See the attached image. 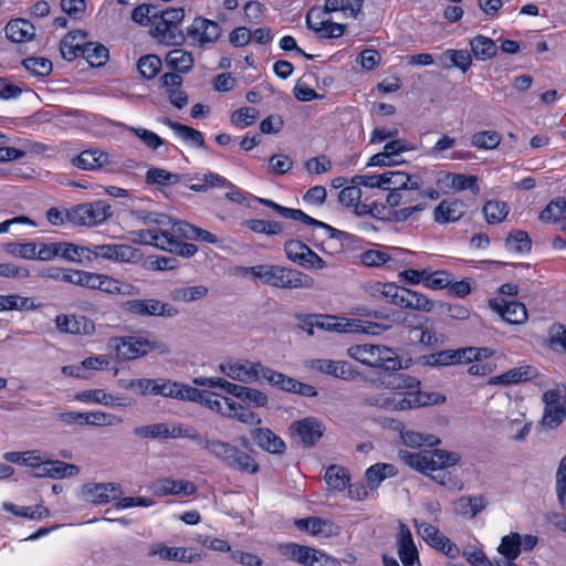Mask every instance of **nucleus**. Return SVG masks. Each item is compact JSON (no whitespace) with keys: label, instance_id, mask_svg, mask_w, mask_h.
I'll list each match as a JSON object with an SVG mask.
<instances>
[{"label":"nucleus","instance_id":"nucleus-1","mask_svg":"<svg viewBox=\"0 0 566 566\" xmlns=\"http://www.w3.org/2000/svg\"><path fill=\"white\" fill-rule=\"evenodd\" d=\"M398 457L405 464L429 475L441 485H447L451 481V475L446 472V469L458 464L461 460L459 453L442 449L421 452L400 450Z\"/></svg>","mask_w":566,"mask_h":566},{"label":"nucleus","instance_id":"nucleus-2","mask_svg":"<svg viewBox=\"0 0 566 566\" xmlns=\"http://www.w3.org/2000/svg\"><path fill=\"white\" fill-rule=\"evenodd\" d=\"M365 403L388 410H407L444 402L446 397L439 392L420 390L395 392L391 395H371L365 397Z\"/></svg>","mask_w":566,"mask_h":566},{"label":"nucleus","instance_id":"nucleus-3","mask_svg":"<svg viewBox=\"0 0 566 566\" xmlns=\"http://www.w3.org/2000/svg\"><path fill=\"white\" fill-rule=\"evenodd\" d=\"M200 447L229 469L247 473H255L259 470L258 463L251 455L230 442L203 436Z\"/></svg>","mask_w":566,"mask_h":566},{"label":"nucleus","instance_id":"nucleus-4","mask_svg":"<svg viewBox=\"0 0 566 566\" xmlns=\"http://www.w3.org/2000/svg\"><path fill=\"white\" fill-rule=\"evenodd\" d=\"M347 354L353 359L373 368L386 371H396L401 368V360L398 354L385 345H353L348 347Z\"/></svg>","mask_w":566,"mask_h":566},{"label":"nucleus","instance_id":"nucleus-5","mask_svg":"<svg viewBox=\"0 0 566 566\" xmlns=\"http://www.w3.org/2000/svg\"><path fill=\"white\" fill-rule=\"evenodd\" d=\"M117 355L126 360H132L147 355L149 352L158 350L160 354H169L166 343L155 342L138 336H123L113 338Z\"/></svg>","mask_w":566,"mask_h":566},{"label":"nucleus","instance_id":"nucleus-6","mask_svg":"<svg viewBox=\"0 0 566 566\" xmlns=\"http://www.w3.org/2000/svg\"><path fill=\"white\" fill-rule=\"evenodd\" d=\"M268 285L277 289H312L314 280L295 269H287L280 265H271Z\"/></svg>","mask_w":566,"mask_h":566},{"label":"nucleus","instance_id":"nucleus-7","mask_svg":"<svg viewBox=\"0 0 566 566\" xmlns=\"http://www.w3.org/2000/svg\"><path fill=\"white\" fill-rule=\"evenodd\" d=\"M284 252L290 261L301 268L323 270L327 266L325 260L300 240H287L284 243Z\"/></svg>","mask_w":566,"mask_h":566},{"label":"nucleus","instance_id":"nucleus-8","mask_svg":"<svg viewBox=\"0 0 566 566\" xmlns=\"http://www.w3.org/2000/svg\"><path fill=\"white\" fill-rule=\"evenodd\" d=\"M417 533L431 547L442 552L444 555L454 558L459 554L458 546L444 536L436 526L415 518L412 521Z\"/></svg>","mask_w":566,"mask_h":566},{"label":"nucleus","instance_id":"nucleus-9","mask_svg":"<svg viewBox=\"0 0 566 566\" xmlns=\"http://www.w3.org/2000/svg\"><path fill=\"white\" fill-rule=\"evenodd\" d=\"M545 405L542 423L549 428H557L566 418V399L556 389L547 390L543 394Z\"/></svg>","mask_w":566,"mask_h":566},{"label":"nucleus","instance_id":"nucleus-10","mask_svg":"<svg viewBox=\"0 0 566 566\" xmlns=\"http://www.w3.org/2000/svg\"><path fill=\"white\" fill-rule=\"evenodd\" d=\"M290 430L294 437L298 438L303 447L311 448L323 437L325 428L318 419L306 417L292 422Z\"/></svg>","mask_w":566,"mask_h":566},{"label":"nucleus","instance_id":"nucleus-11","mask_svg":"<svg viewBox=\"0 0 566 566\" xmlns=\"http://www.w3.org/2000/svg\"><path fill=\"white\" fill-rule=\"evenodd\" d=\"M221 371L233 380L241 382H252L262 379L264 365L260 361H235L220 365Z\"/></svg>","mask_w":566,"mask_h":566},{"label":"nucleus","instance_id":"nucleus-12","mask_svg":"<svg viewBox=\"0 0 566 566\" xmlns=\"http://www.w3.org/2000/svg\"><path fill=\"white\" fill-rule=\"evenodd\" d=\"M187 35L199 46H203L205 44L216 42L220 38L221 27L216 21L197 17L187 29Z\"/></svg>","mask_w":566,"mask_h":566},{"label":"nucleus","instance_id":"nucleus-13","mask_svg":"<svg viewBox=\"0 0 566 566\" xmlns=\"http://www.w3.org/2000/svg\"><path fill=\"white\" fill-rule=\"evenodd\" d=\"M54 323L56 329L63 334L90 336L95 332L94 322L83 315L59 314Z\"/></svg>","mask_w":566,"mask_h":566},{"label":"nucleus","instance_id":"nucleus-14","mask_svg":"<svg viewBox=\"0 0 566 566\" xmlns=\"http://www.w3.org/2000/svg\"><path fill=\"white\" fill-rule=\"evenodd\" d=\"M471 349H443L437 353L422 356L423 365L431 367H444L470 363Z\"/></svg>","mask_w":566,"mask_h":566},{"label":"nucleus","instance_id":"nucleus-15","mask_svg":"<svg viewBox=\"0 0 566 566\" xmlns=\"http://www.w3.org/2000/svg\"><path fill=\"white\" fill-rule=\"evenodd\" d=\"M394 305L401 308L417 310L423 312H433L437 303L428 298L424 294L417 291L400 287L394 300Z\"/></svg>","mask_w":566,"mask_h":566},{"label":"nucleus","instance_id":"nucleus-16","mask_svg":"<svg viewBox=\"0 0 566 566\" xmlns=\"http://www.w3.org/2000/svg\"><path fill=\"white\" fill-rule=\"evenodd\" d=\"M92 253L95 258L119 262H133L140 256L139 250L128 244H98L93 247Z\"/></svg>","mask_w":566,"mask_h":566},{"label":"nucleus","instance_id":"nucleus-17","mask_svg":"<svg viewBox=\"0 0 566 566\" xmlns=\"http://www.w3.org/2000/svg\"><path fill=\"white\" fill-rule=\"evenodd\" d=\"M160 234L161 239L158 244V249L163 251L175 253L184 258H191L198 251V247L196 244L178 240L182 238L175 233L172 224L168 229H160Z\"/></svg>","mask_w":566,"mask_h":566},{"label":"nucleus","instance_id":"nucleus-18","mask_svg":"<svg viewBox=\"0 0 566 566\" xmlns=\"http://www.w3.org/2000/svg\"><path fill=\"white\" fill-rule=\"evenodd\" d=\"M149 33L165 45H181L186 41L185 34L178 25H172L160 18L154 20Z\"/></svg>","mask_w":566,"mask_h":566},{"label":"nucleus","instance_id":"nucleus-19","mask_svg":"<svg viewBox=\"0 0 566 566\" xmlns=\"http://www.w3.org/2000/svg\"><path fill=\"white\" fill-rule=\"evenodd\" d=\"M153 493L157 496L167 495H192L197 488L192 482L172 480L169 478L157 480L153 486Z\"/></svg>","mask_w":566,"mask_h":566},{"label":"nucleus","instance_id":"nucleus-20","mask_svg":"<svg viewBox=\"0 0 566 566\" xmlns=\"http://www.w3.org/2000/svg\"><path fill=\"white\" fill-rule=\"evenodd\" d=\"M398 555L403 566H420L418 549L410 530L401 524L398 537Z\"/></svg>","mask_w":566,"mask_h":566},{"label":"nucleus","instance_id":"nucleus-21","mask_svg":"<svg viewBox=\"0 0 566 566\" xmlns=\"http://www.w3.org/2000/svg\"><path fill=\"white\" fill-rule=\"evenodd\" d=\"M465 213V205L459 199H444L434 209V221L449 223L461 219Z\"/></svg>","mask_w":566,"mask_h":566},{"label":"nucleus","instance_id":"nucleus-22","mask_svg":"<svg viewBox=\"0 0 566 566\" xmlns=\"http://www.w3.org/2000/svg\"><path fill=\"white\" fill-rule=\"evenodd\" d=\"M87 33L82 30L69 32L60 43V51L63 59L73 61L75 57L81 56L83 46L86 43Z\"/></svg>","mask_w":566,"mask_h":566},{"label":"nucleus","instance_id":"nucleus-23","mask_svg":"<svg viewBox=\"0 0 566 566\" xmlns=\"http://www.w3.org/2000/svg\"><path fill=\"white\" fill-rule=\"evenodd\" d=\"M119 491L116 483H86L82 486V496L92 504H106L111 501L109 493Z\"/></svg>","mask_w":566,"mask_h":566},{"label":"nucleus","instance_id":"nucleus-24","mask_svg":"<svg viewBox=\"0 0 566 566\" xmlns=\"http://www.w3.org/2000/svg\"><path fill=\"white\" fill-rule=\"evenodd\" d=\"M172 229L175 233L180 235L182 239L186 240H196L200 242H207V243H219L220 240L218 237L205 229H201L199 227H196L193 224H190L186 221H176L172 223Z\"/></svg>","mask_w":566,"mask_h":566},{"label":"nucleus","instance_id":"nucleus-25","mask_svg":"<svg viewBox=\"0 0 566 566\" xmlns=\"http://www.w3.org/2000/svg\"><path fill=\"white\" fill-rule=\"evenodd\" d=\"M490 305L502 316L503 319L511 324H522L527 319L525 305L517 301H504L502 305L495 301H491Z\"/></svg>","mask_w":566,"mask_h":566},{"label":"nucleus","instance_id":"nucleus-26","mask_svg":"<svg viewBox=\"0 0 566 566\" xmlns=\"http://www.w3.org/2000/svg\"><path fill=\"white\" fill-rule=\"evenodd\" d=\"M251 434L256 444L270 453L282 454L285 450L284 441L269 428L254 429Z\"/></svg>","mask_w":566,"mask_h":566},{"label":"nucleus","instance_id":"nucleus-27","mask_svg":"<svg viewBox=\"0 0 566 566\" xmlns=\"http://www.w3.org/2000/svg\"><path fill=\"white\" fill-rule=\"evenodd\" d=\"M279 551L291 560L297 562L304 566H313L312 562H314L317 549L295 543H285L279 546Z\"/></svg>","mask_w":566,"mask_h":566},{"label":"nucleus","instance_id":"nucleus-28","mask_svg":"<svg viewBox=\"0 0 566 566\" xmlns=\"http://www.w3.org/2000/svg\"><path fill=\"white\" fill-rule=\"evenodd\" d=\"M279 551L291 560L297 562L304 566H313L312 562H314L317 549L295 543H285L279 546Z\"/></svg>","mask_w":566,"mask_h":566},{"label":"nucleus","instance_id":"nucleus-29","mask_svg":"<svg viewBox=\"0 0 566 566\" xmlns=\"http://www.w3.org/2000/svg\"><path fill=\"white\" fill-rule=\"evenodd\" d=\"M536 377V369L532 366H520L503 373L502 375L491 377L490 385H513L521 381H526Z\"/></svg>","mask_w":566,"mask_h":566},{"label":"nucleus","instance_id":"nucleus-30","mask_svg":"<svg viewBox=\"0 0 566 566\" xmlns=\"http://www.w3.org/2000/svg\"><path fill=\"white\" fill-rule=\"evenodd\" d=\"M312 368L340 379H348L353 374L350 364L342 360L315 359L312 361Z\"/></svg>","mask_w":566,"mask_h":566},{"label":"nucleus","instance_id":"nucleus-31","mask_svg":"<svg viewBox=\"0 0 566 566\" xmlns=\"http://www.w3.org/2000/svg\"><path fill=\"white\" fill-rule=\"evenodd\" d=\"M6 35L11 42L22 43L34 36V25L24 19L11 20L6 25Z\"/></svg>","mask_w":566,"mask_h":566},{"label":"nucleus","instance_id":"nucleus-32","mask_svg":"<svg viewBox=\"0 0 566 566\" xmlns=\"http://www.w3.org/2000/svg\"><path fill=\"white\" fill-rule=\"evenodd\" d=\"M72 164L83 170H95L108 164V155L96 149H88L74 157Z\"/></svg>","mask_w":566,"mask_h":566},{"label":"nucleus","instance_id":"nucleus-33","mask_svg":"<svg viewBox=\"0 0 566 566\" xmlns=\"http://www.w3.org/2000/svg\"><path fill=\"white\" fill-rule=\"evenodd\" d=\"M439 59L443 69L458 67L463 73H465L472 64V56L467 50H447Z\"/></svg>","mask_w":566,"mask_h":566},{"label":"nucleus","instance_id":"nucleus-34","mask_svg":"<svg viewBox=\"0 0 566 566\" xmlns=\"http://www.w3.org/2000/svg\"><path fill=\"white\" fill-rule=\"evenodd\" d=\"M397 474L398 469L394 464L376 463L366 470L365 479L370 490H375L385 479L396 476Z\"/></svg>","mask_w":566,"mask_h":566},{"label":"nucleus","instance_id":"nucleus-35","mask_svg":"<svg viewBox=\"0 0 566 566\" xmlns=\"http://www.w3.org/2000/svg\"><path fill=\"white\" fill-rule=\"evenodd\" d=\"M130 216L135 221L153 229H168L174 223L169 216L159 212L134 210Z\"/></svg>","mask_w":566,"mask_h":566},{"label":"nucleus","instance_id":"nucleus-36","mask_svg":"<svg viewBox=\"0 0 566 566\" xmlns=\"http://www.w3.org/2000/svg\"><path fill=\"white\" fill-rule=\"evenodd\" d=\"M470 48L479 61H488L494 57L497 53V46L495 42L488 36L476 35L470 40Z\"/></svg>","mask_w":566,"mask_h":566},{"label":"nucleus","instance_id":"nucleus-37","mask_svg":"<svg viewBox=\"0 0 566 566\" xmlns=\"http://www.w3.org/2000/svg\"><path fill=\"white\" fill-rule=\"evenodd\" d=\"M364 0H326V10L342 11L345 17L361 20Z\"/></svg>","mask_w":566,"mask_h":566},{"label":"nucleus","instance_id":"nucleus-38","mask_svg":"<svg viewBox=\"0 0 566 566\" xmlns=\"http://www.w3.org/2000/svg\"><path fill=\"white\" fill-rule=\"evenodd\" d=\"M166 65L180 73H188L193 66V56L182 49H174L166 55Z\"/></svg>","mask_w":566,"mask_h":566},{"label":"nucleus","instance_id":"nucleus-39","mask_svg":"<svg viewBox=\"0 0 566 566\" xmlns=\"http://www.w3.org/2000/svg\"><path fill=\"white\" fill-rule=\"evenodd\" d=\"M262 379L286 392L295 391L296 379L264 366Z\"/></svg>","mask_w":566,"mask_h":566},{"label":"nucleus","instance_id":"nucleus-40","mask_svg":"<svg viewBox=\"0 0 566 566\" xmlns=\"http://www.w3.org/2000/svg\"><path fill=\"white\" fill-rule=\"evenodd\" d=\"M153 554L158 555L160 558L166 560H177L187 563H192L199 559L200 557L198 554H192L185 547L159 546L157 549L153 551Z\"/></svg>","mask_w":566,"mask_h":566},{"label":"nucleus","instance_id":"nucleus-41","mask_svg":"<svg viewBox=\"0 0 566 566\" xmlns=\"http://www.w3.org/2000/svg\"><path fill=\"white\" fill-rule=\"evenodd\" d=\"M94 209L91 203H81L65 211L66 220L77 226H95Z\"/></svg>","mask_w":566,"mask_h":566},{"label":"nucleus","instance_id":"nucleus-42","mask_svg":"<svg viewBox=\"0 0 566 566\" xmlns=\"http://www.w3.org/2000/svg\"><path fill=\"white\" fill-rule=\"evenodd\" d=\"M81 56L92 66H102L108 61V50L103 44L86 42Z\"/></svg>","mask_w":566,"mask_h":566},{"label":"nucleus","instance_id":"nucleus-43","mask_svg":"<svg viewBox=\"0 0 566 566\" xmlns=\"http://www.w3.org/2000/svg\"><path fill=\"white\" fill-rule=\"evenodd\" d=\"M345 326H348V333H361L369 335H379L391 327V325H384L357 318H348Z\"/></svg>","mask_w":566,"mask_h":566},{"label":"nucleus","instance_id":"nucleus-44","mask_svg":"<svg viewBox=\"0 0 566 566\" xmlns=\"http://www.w3.org/2000/svg\"><path fill=\"white\" fill-rule=\"evenodd\" d=\"M305 218L307 220H302V223L306 224V226H311V227H317V228H322L325 230L326 234L328 235V238L331 239H336L338 241H340L342 244L344 243H353L356 241V238L355 235L348 233V232H345V231H340L338 229H335L334 227L323 222V221H319V220H316L312 217H310L308 214L305 213Z\"/></svg>","mask_w":566,"mask_h":566},{"label":"nucleus","instance_id":"nucleus-45","mask_svg":"<svg viewBox=\"0 0 566 566\" xmlns=\"http://www.w3.org/2000/svg\"><path fill=\"white\" fill-rule=\"evenodd\" d=\"M208 294L205 285L177 287L170 292V297L175 302H193L203 298Z\"/></svg>","mask_w":566,"mask_h":566},{"label":"nucleus","instance_id":"nucleus-46","mask_svg":"<svg viewBox=\"0 0 566 566\" xmlns=\"http://www.w3.org/2000/svg\"><path fill=\"white\" fill-rule=\"evenodd\" d=\"M401 439L403 444L410 448H420L421 446L434 447L441 442L433 434H423L412 430L402 431Z\"/></svg>","mask_w":566,"mask_h":566},{"label":"nucleus","instance_id":"nucleus-47","mask_svg":"<svg viewBox=\"0 0 566 566\" xmlns=\"http://www.w3.org/2000/svg\"><path fill=\"white\" fill-rule=\"evenodd\" d=\"M97 273H91L82 270L69 269L62 276V282L72 283L95 290Z\"/></svg>","mask_w":566,"mask_h":566},{"label":"nucleus","instance_id":"nucleus-48","mask_svg":"<svg viewBox=\"0 0 566 566\" xmlns=\"http://www.w3.org/2000/svg\"><path fill=\"white\" fill-rule=\"evenodd\" d=\"M324 479L327 485L336 491L345 490L349 481L346 470L336 464H332L327 468Z\"/></svg>","mask_w":566,"mask_h":566},{"label":"nucleus","instance_id":"nucleus-49","mask_svg":"<svg viewBox=\"0 0 566 566\" xmlns=\"http://www.w3.org/2000/svg\"><path fill=\"white\" fill-rule=\"evenodd\" d=\"M145 179L148 185L169 186L178 184L181 177L163 168H150Z\"/></svg>","mask_w":566,"mask_h":566},{"label":"nucleus","instance_id":"nucleus-50","mask_svg":"<svg viewBox=\"0 0 566 566\" xmlns=\"http://www.w3.org/2000/svg\"><path fill=\"white\" fill-rule=\"evenodd\" d=\"M483 213L489 223H499L506 218L509 206L504 201L490 200L484 205Z\"/></svg>","mask_w":566,"mask_h":566},{"label":"nucleus","instance_id":"nucleus-51","mask_svg":"<svg viewBox=\"0 0 566 566\" xmlns=\"http://www.w3.org/2000/svg\"><path fill=\"white\" fill-rule=\"evenodd\" d=\"M148 316L172 318L179 315V310L157 298H146Z\"/></svg>","mask_w":566,"mask_h":566},{"label":"nucleus","instance_id":"nucleus-52","mask_svg":"<svg viewBox=\"0 0 566 566\" xmlns=\"http://www.w3.org/2000/svg\"><path fill=\"white\" fill-rule=\"evenodd\" d=\"M313 321V318H310ZM346 317H336L331 315H316L314 318V325L317 328L329 331V332H338V333H348V326H345Z\"/></svg>","mask_w":566,"mask_h":566},{"label":"nucleus","instance_id":"nucleus-53","mask_svg":"<svg viewBox=\"0 0 566 566\" xmlns=\"http://www.w3.org/2000/svg\"><path fill=\"white\" fill-rule=\"evenodd\" d=\"M128 239L135 244H147L158 248L161 234L160 229L148 228L128 232Z\"/></svg>","mask_w":566,"mask_h":566},{"label":"nucleus","instance_id":"nucleus-54","mask_svg":"<svg viewBox=\"0 0 566 566\" xmlns=\"http://www.w3.org/2000/svg\"><path fill=\"white\" fill-rule=\"evenodd\" d=\"M161 60L155 54H147L138 60L137 67L144 78H154L161 69Z\"/></svg>","mask_w":566,"mask_h":566},{"label":"nucleus","instance_id":"nucleus-55","mask_svg":"<svg viewBox=\"0 0 566 566\" xmlns=\"http://www.w3.org/2000/svg\"><path fill=\"white\" fill-rule=\"evenodd\" d=\"M22 65L30 73L40 77L50 75L53 70L52 62L49 59L42 56L27 57L22 61Z\"/></svg>","mask_w":566,"mask_h":566},{"label":"nucleus","instance_id":"nucleus-56","mask_svg":"<svg viewBox=\"0 0 566 566\" xmlns=\"http://www.w3.org/2000/svg\"><path fill=\"white\" fill-rule=\"evenodd\" d=\"M497 551L504 557L516 559L521 554V535L512 533L511 535L504 536Z\"/></svg>","mask_w":566,"mask_h":566},{"label":"nucleus","instance_id":"nucleus-57","mask_svg":"<svg viewBox=\"0 0 566 566\" xmlns=\"http://www.w3.org/2000/svg\"><path fill=\"white\" fill-rule=\"evenodd\" d=\"M502 140L501 135L495 130L478 132L472 136V145L482 149H494Z\"/></svg>","mask_w":566,"mask_h":566},{"label":"nucleus","instance_id":"nucleus-58","mask_svg":"<svg viewBox=\"0 0 566 566\" xmlns=\"http://www.w3.org/2000/svg\"><path fill=\"white\" fill-rule=\"evenodd\" d=\"M381 189L391 190V189H402L406 188L408 181L410 180L409 175L403 171H386L381 174Z\"/></svg>","mask_w":566,"mask_h":566},{"label":"nucleus","instance_id":"nucleus-59","mask_svg":"<svg viewBox=\"0 0 566 566\" xmlns=\"http://www.w3.org/2000/svg\"><path fill=\"white\" fill-rule=\"evenodd\" d=\"M4 251L11 255L34 260L36 259V249L38 245L34 242H10L4 245Z\"/></svg>","mask_w":566,"mask_h":566},{"label":"nucleus","instance_id":"nucleus-60","mask_svg":"<svg viewBox=\"0 0 566 566\" xmlns=\"http://www.w3.org/2000/svg\"><path fill=\"white\" fill-rule=\"evenodd\" d=\"M566 212V201L557 199L549 202V205L541 212L539 219L543 222H558Z\"/></svg>","mask_w":566,"mask_h":566},{"label":"nucleus","instance_id":"nucleus-61","mask_svg":"<svg viewBox=\"0 0 566 566\" xmlns=\"http://www.w3.org/2000/svg\"><path fill=\"white\" fill-rule=\"evenodd\" d=\"M48 465L51 479L71 478L80 473V467L60 460H50Z\"/></svg>","mask_w":566,"mask_h":566},{"label":"nucleus","instance_id":"nucleus-62","mask_svg":"<svg viewBox=\"0 0 566 566\" xmlns=\"http://www.w3.org/2000/svg\"><path fill=\"white\" fill-rule=\"evenodd\" d=\"M123 388L139 395H155L156 379L140 378L120 380Z\"/></svg>","mask_w":566,"mask_h":566},{"label":"nucleus","instance_id":"nucleus-63","mask_svg":"<svg viewBox=\"0 0 566 566\" xmlns=\"http://www.w3.org/2000/svg\"><path fill=\"white\" fill-rule=\"evenodd\" d=\"M61 244V258L70 261V262H81L82 258L90 259V253H92V249L80 247L77 244L71 242H60Z\"/></svg>","mask_w":566,"mask_h":566},{"label":"nucleus","instance_id":"nucleus-64","mask_svg":"<svg viewBox=\"0 0 566 566\" xmlns=\"http://www.w3.org/2000/svg\"><path fill=\"white\" fill-rule=\"evenodd\" d=\"M447 179L450 180V186L455 190L470 189L474 195L480 192V188L476 184L478 178L475 176L448 174Z\"/></svg>","mask_w":566,"mask_h":566}]
</instances>
